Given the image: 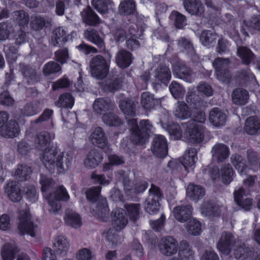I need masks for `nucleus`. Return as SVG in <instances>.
<instances>
[{
    "label": "nucleus",
    "mask_w": 260,
    "mask_h": 260,
    "mask_svg": "<svg viewBox=\"0 0 260 260\" xmlns=\"http://www.w3.org/2000/svg\"><path fill=\"white\" fill-rule=\"evenodd\" d=\"M92 5L99 13L105 14L108 12V6L111 8L113 3L109 0H92Z\"/></svg>",
    "instance_id": "46"
},
{
    "label": "nucleus",
    "mask_w": 260,
    "mask_h": 260,
    "mask_svg": "<svg viewBox=\"0 0 260 260\" xmlns=\"http://www.w3.org/2000/svg\"><path fill=\"white\" fill-rule=\"evenodd\" d=\"M120 13L125 15H129L134 13L136 5L134 0H124L119 5Z\"/></svg>",
    "instance_id": "48"
},
{
    "label": "nucleus",
    "mask_w": 260,
    "mask_h": 260,
    "mask_svg": "<svg viewBox=\"0 0 260 260\" xmlns=\"http://www.w3.org/2000/svg\"><path fill=\"white\" fill-rule=\"evenodd\" d=\"M249 98L248 92L243 89H235L232 93V100L237 105H245Z\"/></svg>",
    "instance_id": "40"
},
{
    "label": "nucleus",
    "mask_w": 260,
    "mask_h": 260,
    "mask_svg": "<svg viewBox=\"0 0 260 260\" xmlns=\"http://www.w3.org/2000/svg\"><path fill=\"white\" fill-rule=\"evenodd\" d=\"M229 62L227 59L218 58L213 63V66L215 68L217 78L222 83H228L231 77L230 73L226 69Z\"/></svg>",
    "instance_id": "8"
},
{
    "label": "nucleus",
    "mask_w": 260,
    "mask_h": 260,
    "mask_svg": "<svg viewBox=\"0 0 260 260\" xmlns=\"http://www.w3.org/2000/svg\"><path fill=\"white\" fill-rule=\"evenodd\" d=\"M204 132L202 124L191 122L188 124L184 135L189 142L199 143L204 139Z\"/></svg>",
    "instance_id": "7"
},
{
    "label": "nucleus",
    "mask_w": 260,
    "mask_h": 260,
    "mask_svg": "<svg viewBox=\"0 0 260 260\" xmlns=\"http://www.w3.org/2000/svg\"><path fill=\"white\" fill-rule=\"evenodd\" d=\"M31 172V169L29 166L25 165H18L14 173V177L20 181H24L30 178Z\"/></svg>",
    "instance_id": "37"
},
{
    "label": "nucleus",
    "mask_w": 260,
    "mask_h": 260,
    "mask_svg": "<svg viewBox=\"0 0 260 260\" xmlns=\"http://www.w3.org/2000/svg\"><path fill=\"white\" fill-rule=\"evenodd\" d=\"M197 159L196 149L194 148H190L186 151L181 162L186 171L188 172L193 169L195 161Z\"/></svg>",
    "instance_id": "19"
},
{
    "label": "nucleus",
    "mask_w": 260,
    "mask_h": 260,
    "mask_svg": "<svg viewBox=\"0 0 260 260\" xmlns=\"http://www.w3.org/2000/svg\"><path fill=\"white\" fill-rule=\"evenodd\" d=\"M234 237L231 234L223 233L217 244V248L221 253L228 255L231 252Z\"/></svg>",
    "instance_id": "14"
},
{
    "label": "nucleus",
    "mask_w": 260,
    "mask_h": 260,
    "mask_svg": "<svg viewBox=\"0 0 260 260\" xmlns=\"http://www.w3.org/2000/svg\"><path fill=\"white\" fill-rule=\"evenodd\" d=\"M81 14L84 22L88 25H95L100 23L98 16L90 8L83 10Z\"/></svg>",
    "instance_id": "35"
},
{
    "label": "nucleus",
    "mask_w": 260,
    "mask_h": 260,
    "mask_svg": "<svg viewBox=\"0 0 260 260\" xmlns=\"http://www.w3.org/2000/svg\"><path fill=\"white\" fill-rule=\"evenodd\" d=\"M114 107V104L107 98H98L92 104L93 111L100 114H104L108 111H112Z\"/></svg>",
    "instance_id": "13"
},
{
    "label": "nucleus",
    "mask_w": 260,
    "mask_h": 260,
    "mask_svg": "<svg viewBox=\"0 0 260 260\" xmlns=\"http://www.w3.org/2000/svg\"><path fill=\"white\" fill-rule=\"evenodd\" d=\"M90 140L93 144L100 148L104 147L108 142L105 133L100 127L95 128L90 136Z\"/></svg>",
    "instance_id": "25"
},
{
    "label": "nucleus",
    "mask_w": 260,
    "mask_h": 260,
    "mask_svg": "<svg viewBox=\"0 0 260 260\" xmlns=\"http://www.w3.org/2000/svg\"><path fill=\"white\" fill-rule=\"evenodd\" d=\"M64 219L66 223L75 228H80L82 225V220L79 214L73 210L66 211Z\"/></svg>",
    "instance_id": "31"
},
{
    "label": "nucleus",
    "mask_w": 260,
    "mask_h": 260,
    "mask_svg": "<svg viewBox=\"0 0 260 260\" xmlns=\"http://www.w3.org/2000/svg\"><path fill=\"white\" fill-rule=\"evenodd\" d=\"M217 38L216 35L211 30L203 31L200 37V41L204 46H208L213 43Z\"/></svg>",
    "instance_id": "53"
},
{
    "label": "nucleus",
    "mask_w": 260,
    "mask_h": 260,
    "mask_svg": "<svg viewBox=\"0 0 260 260\" xmlns=\"http://www.w3.org/2000/svg\"><path fill=\"white\" fill-rule=\"evenodd\" d=\"M39 182L41 185V190L43 192L48 191L54 184V181L51 178L44 175H41Z\"/></svg>",
    "instance_id": "62"
},
{
    "label": "nucleus",
    "mask_w": 260,
    "mask_h": 260,
    "mask_svg": "<svg viewBox=\"0 0 260 260\" xmlns=\"http://www.w3.org/2000/svg\"><path fill=\"white\" fill-rule=\"evenodd\" d=\"M112 111H108L104 113L102 116V120L104 123L108 125L118 126L121 124V120Z\"/></svg>",
    "instance_id": "44"
},
{
    "label": "nucleus",
    "mask_w": 260,
    "mask_h": 260,
    "mask_svg": "<svg viewBox=\"0 0 260 260\" xmlns=\"http://www.w3.org/2000/svg\"><path fill=\"white\" fill-rule=\"evenodd\" d=\"M244 129L249 135H255L260 130V120L256 117H250L245 121Z\"/></svg>",
    "instance_id": "34"
},
{
    "label": "nucleus",
    "mask_w": 260,
    "mask_h": 260,
    "mask_svg": "<svg viewBox=\"0 0 260 260\" xmlns=\"http://www.w3.org/2000/svg\"><path fill=\"white\" fill-rule=\"evenodd\" d=\"M184 7L191 15H201L204 12V8L200 0H184Z\"/></svg>",
    "instance_id": "23"
},
{
    "label": "nucleus",
    "mask_w": 260,
    "mask_h": 260,
    "mask_svg": "<svg viewBox=\"0 0 260 260\" xmlns=\"http://www.w3.org/2000/svg\"><path fill=\"white\" fill-rule=\"evenodd\" d=\"M231 159L232 164L241 175L246 173L247 166L245 165V160L240 155H233Z\"/></svg>",
    "instance_id": "43"
},
{
    "label": "nucleus",
    "mask_w": 260,
    "mask_h": 260,
    "mask_svg": "<svg viewBox=\"0 0 260 260\" xmlns=\"http://www.w3.org/2000/svg\"><path fill=\"white\" fill-rule=\"evenodd\" d=\"M50 23L49 20H45L40 16H36L31 22L32 28L36 30L42 29L47 23Z\"/></svg>",
    "instance_id": "60"
},
{
    "label": "nucleus",
    "mask_w": 260,
    "mask_h": 260,
    "mask_svg": "<svg viewBox=\"0 0 260 260\" xmlns=\"http://www.w3.org/2000/svg\"><path fill=\"white\" fill-rule=\"evenodd\" d=\"M41 108L39 101H34L26 104L21 110V113L26 116H31L40 112Z\"/></svg>",
    "instance_id": "39"
},
{
    "label": "nucleus",
    "mask_w": 260,
    "mask_h": 260,
    "mask_svg": "<svg viewBox=\"0 0 260 260\" xmlns=\"http://www.w3.org/2000/svg\"><path fill=\"white\" fill-rule=\"evenodd\" d=\"M25 198L30 202L35 203L38 199V194L34 185H29L24 189Z\"/></svg>",
    "instance_id": "61"
},
{
    "label": "nucleus",
    "mask_w": 260,
    "mask_h": 260,
    "mask_svg": "<svg viewBox=\"0 0 260 260\" xmlns=\"http://www.w3.org/2000/svg\"><path fill=\"white\" fill-rule=\"evenodd\" d=\"M12 32V28L11 24L7 22L0 23V40L5 41L8 39Z\"/></svg>",
    "instance_id": "59"
},
{
    "label": "nucleus",
    "mask_w": 260,
    "mask_h": 260,
    "mask_svg": "<svg viewBox=\"0 0 260 260\" xmlns=\"http://www.w3.org/2000/svg\"><path fill=\"white\" fill-rule=\"evenodd\" d=\"M84 36L86 39L93 43L102 49L105 48L103 39L100 37L98 32L94 29H87L84 32Z\"/></svg>",
    "instance_id": "36"
},
{
    "label": "nucleus",
    "mask_w": 260,
    "mask_h": 260,
    "mask_svg": "<svg viewBox=\"0 0 260 260\" xmlns=\"http://www.w3.org/2000/svg\"><path fill=\"white\" fill-rule=\"evenodd\" d=\"M70 243L68 239L63 235L55 237L53 242V248L60 254L64 255L69 251Z\"/></svg>",
    "instance_id": "20"
},
{
    "label": "nucleus",
    "mask_w": 260,
    "mask_h": 260,
    "mask_svg": "<svg viewBox=\"0 0 260 260\" xmlns=\"http://www.w3.org/2000/svg\"><path fill=\"white\" fill-rule=\"evenodd\" d=\"M127 215L132 220H136L139 216L140 205L138 204H129L125 205Z\"/></svg>",
    "instance_id": "49"
},
{
    "label": "nucleus",
    "mask_w": 260,
    "mask_h": 260,
    "mask_svg": "<svg viewBox=\"0 0 260 260\" xmlns=\"http://www.w3.org/2000/svg\"><path fill=\"white\" fill-rule=\"evenodd\" d=\"M169 89L173 96L175 99L183 96L185 92L184 88L176 81H173L171 83Z\"/></svg>",
    "instance_id": "54"
},
{
    "label": "nucleus",
    "mask_w": 260,
    "mask_h": 260,
    "mask_svg": "<svg viewBox=\"0 0 260 260\" xmlns=\"http://www.w3.org/2000/svg\"><path fill=\"white\" fill-rule=\"evenodd\" d=\"M235 202L236 204L245 210H249L252 205V200L250 198H245L243 200H240L238 192L235 194Z\"/></svg>",
    "instance_id": "58"
},
{
    "label": "nucleus",
    "mask_w": 260,
    "mask_h": 260,
    "mask_svg": "<svg viewBox=\"0 0 260 260\" xmlns=\"http://www.w3.org/2000/svg\"><path fill=\"white\" fill-rule=\"evenodd\" d=\"M160 104L159 99H154L153 95L148 92H143L141 95V104L145 109H150Z\"/></svg>",
    "instance_id": "38"
},
{
    "label": "nucleus",
    "mask_w": 260,
    "mask_h": 260,
    "mask_svg": "<svg viewBox=\"0 0 260 260\" xmlns=\"http://www.w3.org/2000/svg\"><path fill=\"white\" fill-rule=\"evenodd\" d=\"M90 73L92 77L97 79H104L109 72V65L101 55H96L90 61Z\"/></svg>",
    "instance_id": "4"
},
{
    "label": "nucleus",
    "mask_w": 260,
    "mask_h": 260,
    "mask_svg": "<svg viewBox=\"0 0 260 260\" xmlns=\"http://www.w3.org/2000/svg\"><path fill=\"white\" fill-rule=\"evenodd\" d=\"M173 114L175 117L181 120L187 119L190 116L188 107L184 102H178L176 103Z\"/></svg>",
    "instance_id": "32"
},
{
    "label": "nucleus",
    "mask_w": 260,
    "mask_h": 260,
    "mask_svg": "<svg viewBox=\"0 0 260 260\" xmlns=\"http://www.w3.org/2000/svg\"><path fill=\"white\" fill-rule=\"evenodd\" d=\"M4 188L6 193L11 201L18 202L22 199L19 186L16 181H9Z\"/></svg>",
    "instance_id": "16"
},
{
    "label": "nucleus",
    "mask_w": 260,
    "mask_h": 260,
    "mask_svg": "<svg viewBox=\"0 0 260 260\" xmlns=\"http://www.w3.org/2000/svg\"><path fill=\"white\" fill-rule=\"evenodd\" d=\"M93 209L92 214L103 221H106L109 214V209L107 206L106 199H102L99 201Z\"/></svg>",
    "instance_id": "24"
},
{
    "label": "nucleus",
    "mask_w": 260,
    "mask_h": 260,
    "mask_svg": "<svg viewBox=\"0 0 260 260\" xmlns=\"http://www.w3.org/2000/svg\"><path fill=\"white\" fill-rule=\"evenodd\" d=\"M237 55L242 59V62L249 64L254 58L252 51L246 47H240L237 49Z\"/></svg>",
    "instance_id": "45"
},
{
    "label": "nucleus",
    "mask_w": 260,
    "mask_h": 260,
    "mask_svg": "<svg viewBox=\"0 0 260 260\" xmlns=\"http://www.w3.org/2000/svg\"><path fill=\"white\" fill-rule=\"evenodd\" d=\"M18 251L15 244L7 243L2 248L1 255L3 260H13Z\"/></svg>",
    "instance_id": "41"
},
{
    "label": "nucleus",
    "mask_w": 260,
    "mask_h": 260,
    "mask_svg": "<svg viewBox=\"0 0 260 260\" xmlns=\"http://www.w3.org/2000/svg\"><path fill=\"white\" fill-rule=\"evenodd\" d=\"M135 104L129 99L121 100L119 102V107L122 112L126 116H133L135 115Z\"/></svg>",
    "instance_id": "42"
},
{
    "label": "nucleus",
    "mask_w": 260,
    "mask_h": 260,
    "mask_svg": "<svg viewBox=\"0 0 260 260\" xmlns=\"http://www.w3.org/2000/svg\"><path fill=\"white\" fill-rule=\"evenodd\" d=\"M61 69V67L56 62L49 61L44 66L43 72L44 75L48 76L59 72Z\"/></svg>",
    "instance_id": "55"
},
{
    "label": "nucleus",
    "mask_w": 260,
    "mask_h": 260,
    "mask_svg": "<svg viewBox=\"0 0 260 260\" xmlns=\"http://www.w3.org/2000/svg\"><path fill=\"white\" fill-rule=\"evenodd\" d=\"M103 236L105 239L111 243L112 245H116L119 242V238L116 235V231L110 229L104 233Z\"/></svg>",
    "instance_id": "64"
},
{
    "label": "nucleus",
    "mask_w": 260,
    "mask_h": 260,
    "mask_svg": "<svg viewBox=\"0 0 260 260\" xmlns=\"http://www.w3.org/2000/svg\"><path fill=\"white\" fill-rule=\"evenodd\" d=\"M132 61L131 54L124 50H120L117 54L116 62L121 68H126L129 66Z\"/></svg>",
    "instance_id": "33"
},
{
    "label": "nucleus",
    "mask_w": 260,
    "mask_h": 260,
    "mask_svg": "<svg viewBox=\"0 0 260 260\" xmlns=\"http://www.w3.org/2000/svg\"><path fill=\"white\" fill-rule=\"evenodd\" d=\"M204 188L199 185L189 184L186 188V196L191 200L197 202L204 196Z\"/></svg>",
    "instance_id": "27"
},
{
    "label": "nucleus",
    "mask_w": 260,
    "mask_h": 260,
    "mask_svg": "<svg viewBox=\"0 0 260 260\" xmlns=\"http://www.w3.org/2000/svg\"><path fill=\"white\" fill-rule=\"evenodd\" d=\"M149 191V195L146 201L145 208L148 213L153 214L158 211L159 201L162 197V194L159 188L154 185H151Z\"/></svg>",
    "instance_id": "6"
},
{
    "label": "nucleus",
    "mask_w": 260,
    "mask_h": 260,
    "mask_svg": "<svg viewBox=\"0 0 260 260\" xmlns=\"http://www.w3.org/2000/svg\"><path fill=\"white\" fill-rule=\"evenodd\" d=\"M170 17L174 22L175 25L178 28H182L186 24L185 16L177 11H173Z\"/></svg>",
    "instance_id": "52"
},
{
    "label": "nucleus",
    "mask_w": 260,
    "mask_h": 260,
    "mask_svg": "<svg viewBox=\"0 0 260 260\" xmlns=\"http://www.w3.org/2000/svg\"><path fill=\"white\" fill-rule=\"evenodd\" d=\"M201 213L204 216L210 217L218 215L219 211L217 208L214 207L211 203L205 202L201 207Z\"/></svg>",
    "instance_id": "50"
},
{
    "label": "nucleus",
    "mask_w": 260,
    "mask_h": 260,
    "mask_svg": "<svg viewBox=\"0 0 260 260\" xmlns=\"http://www.w3.org/2000/svg\"><path fill=\"white\" fill-rule=\"evenodd\" d=\"M251 254V251L243 244L242 246L235 249L234 255L238 260H245Z\"/></svg>",
    "instance_id": "56"
},
{
    "label": "nucleus",
    "mask_w": 260,
    "mask_h": 260,
    "mask_svg": "<svg viewBox=\"0 0 260 260\" xmlns=\"http://www.w3.org/2000/svg\"><path fill=\"white\" fill-rule=\"evenodd\" d=\"M212 156L218 161H223L226 159L230 153L229 148L224 144H215L212 149Z\"/></svg>",
    "instance_id": "26"
},
{
    "label": "nucleus",
    "mask_w": 260,
    "mask_h": 260,
    "mask_svg": "<svg viewBox=\"0 0 260 260\" xmlns=\"http://www.w3.org/2000/svg\"><path fill=\"white\" fill-rule=\"evenodd\" d=\"M234 171L229 164L222 166L219 172L217 167H214L211 174L213 180H218L220 177L224 184H229L233 179Z\"/></svg>",
    "instance_id": "10"
},
{
    "label": "nucleus",
    "mask_w": 260,
    "mask_h": 260,
    "mask_svg": "<svg viewBox=\"0 0 260 260\" xmlns=\"http://www.w3.org/2000/svg\"><path fill=\"white\" fill-rule=\"evenodd\" d=\"M178 247L177 240L170 236L161 238L158 244L160 252L166 256H172L176 254Z\"/></svg>",
    "instance_id": "9"
},
{
    "label": "nucleus",
    "mask_w": 260,
    "mask_h": 260,
    "mask_svg": "<svg viewBox=\"0 0 260 260\" xmlns=\"http://www.w3.org/2000/svg\"><path fill=\"white\" fill-rule=\"evenodd\" d=\"M177 258L179 260H194V252L191 246L185 240L179 243Z\"/></svg>",
    "instance_id": "15"
},
{
    "label": "nucleus",
    "mask_w": 260,
    "mask_h": 260,
    "mask_svg": "<svg viewBox=\"0 0 260 260\" xmlns=\"http://www.w3.org/2000/svg\"><path fill=\"white\" fill-rule=\"evenodd\" d=\"M173 213L177 220L181 222H184L190 218L191 215V206L189 205L178 206L174 209Z\"/></svg>",
    "instance_id": "22"
},
{
    "label": "nucleus",
    "mask_w": 260,
    "mask_h": 260,
    "mask_svg": "<svg viewBox=\"0 0 260 260\" xmlns=\"http://www.w3.org/2000/svg\"><path fill=\"white\" fill-rule=\"evenodd\" d=\"M153 153L159 157H165L168 152L167 143L166 138L162 135H156L152 143Z\"/></svg>",
    "instance_id": "12"
},
{
    "label": "nucleus",
    "mask_w": 260,
    "mask_h": 260,
    "mask_svg": "<svg viewBox=\"0 0 260 260\" xmlns=\"http://www.w3.org/2000/svg\"><path fill=\"white\" fill-rule=\"evenodd\" d=\"M19 131L18 123L10 121L0 130V135L5 138H12L17 137Z\"/></svg>",
    "instance_id": "28"
},
{
    "label": "nucleus",
    "mask_w": 260,
    "mask_h": 260,
    "mask_svg": "<svg viewBox=\"0 0 260 260\" xmlns=\"http://www.w3.org/2000/svg\"><path fill=\"white\" fill-rule=\"evenodd\" d=\"M112 224L116 231L123 229L127 223V219L124 215V211L122 209H115L112 212Z\"/></svg>",
    "instance_id": "17"
},
{
    "label": "nucleus",
    "mask_w": 260,
    "mask_h": 260,
    "mask_svg": "<svg viewBox=\"0 0 260 260\" xmlns=\"http://www.w3.org/2000/svg\"><path fill=\"white\" fill-rule=\"evenodd\" d=\"M46 199L48 201L49 212L55 215L61 211V205L60 201H68L70 199V196L66 188L60 185L56 188L53 193L46 197Z\"/></svg>",
    "instance_id": "3"
},
{
    "label": "nucleus",
    "mask_w": 260,
    "mask_h": 260,
    "mask_svg": "<svg viewBox=\"0 0 260 260\" xmlns=\"http://www.w3.org/2000/svg\"><path fill=\"white\" fill-rule=\"evenodd\" d=\"M94 257V254L86 248L79 250L76 254L78 260H91Z\"/></svg>",
    "instance_id": "63"
},
{
    "label": "nucleus",
    "mask_w": 260,
    "mask_h": 260,
    "mask_svg": "<svg viewBox=\"0 0 260 260\" xmlns=\"http://www.w3.org/2000/svg\"><path fill=\"white\" fill-rule=\"evenodd\" d=\"M12 17L20 25L27 24L29 21L28 14L25 13L23 11L14 12L12 14Z\"/></svg>",
    "instance_id": "57"
},
{
    "label": "nucleus",
    "mask_w": 260,
    "mask_h": 260,
    "mask_svg": "<svg viewBox=\"0 0 260 260\" xmlns=\"http://www.w3.org/2000/svg\"><path fill=\"white\" fill-rule=\"evenodd\" d=\"M154 77L158 83L167 84L171 78V71L167 66H160L155 70Z\"/></svg>",
    "instance_id": "29"
},
{
    "label": "nucleus",
    "mask_w": 260,
    "mask_h": 260,
    "mask_svg": "<svg viewBox=\"0 0 260 260\" xmlns=\"http://www.w3.org/2000/svg\"><path fill=\"white\" fill-rule=\"evenodd\" d=\"M127 122L132 131L131 140L134 144L143 146L148 142V132L152 129L148 120L141 121L139 126L135 119H128Z\"/></svg>",
    "instance_id": "2"
},
{
    "label": "nucleus",
    "mask_w": 260,
    "mask_h": 260,
    "mask_svg": "<svg viewBox=\"0 0 260 260\" xmlns=\"http://www.w3.org/2000/svg\"><path fill=\"white\" fill-rule=\"evenodd\" d=\"M74 103L72 96L69 93H64L60 95L56 105L61 108H72Z\"/></svg>",
    "instance_id": "47"
},
{
    "label": "nucleus",
    "mask_w": 260,
    "mask_h": 260,
    "mask_svg": "<svg viewBox=\"0 0 260 260\" xmlns=\"http://www.w3.org/2000/svg\"><path fill=\"white\" fill-rule=\"evenodd\" d=\"M54 138L53 134L42 132L36 139L35 147L37 149L43 151L42 161L50 172L56 170L58 173H63L69 169L72 160V156L68 152H59L56 148H50L49 145Z\"/></svg>",
    "instance_id": "1"
},
{
    "label": "nucleus",
    "mask_w": 260,
    "mask_h": 260,
    "mask_svg": "<svg viewBox=\"0 0 260 260\" xmlns=\"http://www.w3.org/2000/svg\"><path fill=\"white\" fill-rule=\"evenodd\" d=\"M209 119L212 125L215 127H220L224 125L226 119V115L219 108H214L210 111Z\"/></svg>",
    "instance_id": "18"
},
{
    "label": "nucleus",
    "mask_w": 260,
    "mask_h": 260,
    "mask_svg": "<svg viewBox=\"0 0 260 260\" xmlns=\"http://www.w3.org/2000/svg\"><path fill=\"white\" fill-rule=\"evenodd\" d=\"M117 176L119 181L123 183L124 189L127 193L129 191L133 193H140L144 191L147 187V183L144 181H141L135 183L134 188H129L128 173L120 171L117 173Z\"/></svg>",
    "instance_id": "11"
},
{
    "label": "nucleus",
    "mask_w": 260,
    "mask_h": 260,
    "mask_svg": "<svg viewBox=\"0 0 260 260\" xmlns=\"http://www.w3.org/2000/svg\"><path fill=\"white\" fill-rule=\"evenodd\" d=\"M19 230L22 234H27L31 237H35L39 233V229L30 221V215L27 210L19 213Z\"/></svg>",
    "instance_id": "5"
},
{
    "label": "nucleus",
    "mask_w": 260,
    "mask_h": 260,
    "mask_svg": "<svg viewBox=\"0 0 260 260\" xmlns=\"http://www.w3.org/2000/svg\"><path fill=\"white\" fill-rule=\"evenodd\" d=\"M103 159V156L97 150L93 149L90 151L85 159L84 165L88 168H94L99 165Z\"/></svg>",
    "instance_id": "30"
},
{
    "label": "nucleus",
    "mask_w": 260,
    "mask_h": 260,
    "mask_svg": "<svg viewBox=\"0 0 260 260\" xmlns=\"http://www.w3.org/2000/svg\"><path fill=\"white\" fill-rule=\"evenodd\" d=\"M69 35L66 28L58 27L52 31L51 42L54 46L60 45L67 42Z\"/></svg>",
    "instance_id": "21"
},
{
    "label": "nucleus",
    "mask_w": 260,
    "mask_h": 260,
    "mask_svg": "<svg viewBox=\"0 0 260 260\" xmlns=\"http://www.w3.org/2000/svg\"><path fill=\"white\" fill-rule=\"evenodd\" d=\"M188 233L192 236H198L201 233V224L196 219L189 220L186 227Z\"/></svg>",
    "instance_id": "51"
}]
</instances>
